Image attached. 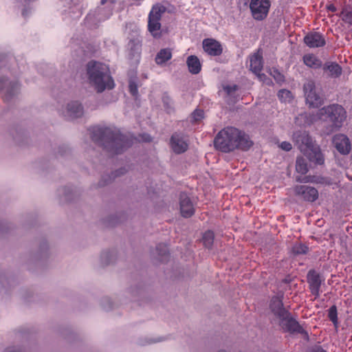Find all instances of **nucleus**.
Wrapping results in <instances>:
<instances>
[{
	"instance_id": "5",
	"label": "nucleus",
	"mask_w": 352,
	"mask_h": 352,
	"mask_svg": "<svg viewBox=\"0 0 352 352\" xmlns=\"http://www.w3.org/2000/svg\"><path fill=\"white\" fill-rule=\"evenodd\" d=\"M317 116L320 120L331 122L333 129H339L346 118V112L341 105L333 104L319 109Z\"/></svg>"
},
{
	"instance_id": "21",
	"label": "nucleus",
	"mask_w": 352,
	"mask_h": 352,
	"mask_svg": "<svg viewBox=\"0 0 352 352\" xmlns=\"http://www.w3.org/2000/svg\"><path fill=\"white\" fill-rule=\"evenodd\" d=\"M83 108L78 102H72L67 104V115L72 119L78 118L82 116Z\"/></svg>"
},
{
	"instance_id": "40",
	"label": "nucleus",
	"mask_w": 352,
	"mask_h": 352,
	"mask_svg": "<svg viewBox=\"0 0 352 352\" xmlns=\"http://www.w3.org/2000/svg\"><path fill=\"white\" fill-rule=\"evenodd\" d=\"M327 9L331 12H335L337 10L336 7L332 3L327 5Z\"/></svg>"
},
{
	"instance_id": "17",
	"label": "nucleus",
	"mask_w": 352,
	"mask_h": 352,
	"mask_svg": "<svg viewBox=\"0 0 352 352\" xmlns=\"http://www.w3.org/2000/svg\"><path fill=\"white\" fill-rule=\"evenodd\" d=\"M322 68L324 73L327 74V76L331 78H339L342 72L341 66L336 62H326Z\"/></svg>"
},
{
	"instance_id": "26",
	"label": "nucleus",
	"mask_w": 352,
	"mask_h": 352,
	"mask_svg": "<svg viewBox=\"0 0 352 352\" xmlns=\"http://www.w3.org/2000/svg\"><path fill=\"white\" fill-rule=\"evenodd\" d=\"M296 170L298 173L305 175L308 172L307 160L302 157H298L296 162Z\"/></svg>"
},
{
	"instance_id": "29",
	"label": "nucleus",
	"mask_w": 352,
	"mask_h": 352,
	"mask_svg": "<svg viewBox=\"0 0 352 352\" xmlns=\"http://www.w3.org/2000/svg\"><path fill=\"white\" fill-rule=\"evenodd\" d=\"M156 250L159 256H160L162 261H165L168 256V250L167 245L165 243H160L156 247Z\"/></svg>"
},
{
	"instance_id": "31",
	"label": "nucleus",
	"mask_w": 352,
	"mask_h": 352,
	"mask_svg": "<svg viewBox=\"0 0 352 352\" xmlns=\"http://www.w3.org/2000/svg\"><path fill=\"white\" fill-rule=\"evenodd\" d=\"M278 97L282 102H290L292 100V92L287 89H280L278 93Z\"/></svg>"
},
{
	"instance_id": "4",
	"label": "nucleus",
	"mask_w": 352,
	"mask_h": 352,
	"mask_svg": "<svg viewBox=\"0 0 352 352\" xmlns=\"http://www.w3.org/2000/svg\"><path fill=\"white\" fill-rule=\"evenodd\" d=\"M293 140L298 148L306 155L309 161L322 165L324 162L320 146L306 131H296L293 135Z\"/></svg>"
},
{
	"instance_id": "11",
	"label": "nucleus",
	"mask_w": 352,
	"mask_h": 352,
	"mask_svg": "<svg viewBox=\"0 0 352 352\" xmlns=\"http://www.w3.org/2000/svg\"><path fill=\"white\" fill-rule=\"evenodd\" d=\"M280 324L285 331L289 333H297L300 334L307 335V331L302 328V327L293 318L287 316L285 319H279Z\"/></svg>"
},
{
	"instance_id": "6",
	"label": "nucleus",
	"mask_w": 352,
	"mask_h": 352,
	"mask_svg": "<svg viewBox=\"0 0 352 352\" xmlns=\"http://www.w3.org/2000/svg\"><path fill=\"white\" fill-rule=\"evenodd\" d=\"M166 9L165 6L161 4L153 6L148 16L147 29L151 34L155 38H160L162 36V25L160 23L162 14L165 13Z\"/></svg>"
},
{
	"instance_id": "14",
	"label": "nucleus",
	"mask_w": 352,
	"mask_h": 352,
	"mask_svg": "<svg viewBox=\"0 0 352 352\" xmlns=\"http://www.w3.org/2000/svg\"><path fill=\"white\" fill-rule=\"evenodd\" d=\"M304 42L310 48L321 47L326 44L324 36L318 32H309L304 37Z\"/></svg>"
},
{
	"instance_id": "30",
	"label": "nucleus",
	"mask_w": 352,
	"mask_h": 352,
	"mask_svg": "<svg viewBox=\"0 0 352 352\" xmlns=\"http://www.w3.org/2000/svg\"><path fill=\"white\" fill-rule=\"evenodd\" d=\"M328 318L333 322L335 327L338 326V311L336 305H332L328 310Z\"/></svg>"
},
{
	"instance_id": "24",
	"label": "nucleus",
	"mask_w": 352,
	"mask_h": 352,
	"mask_svg": "<svg viewBox=\"0 0 352 352\" xmlns=\"http://www.w3.org/2000/svg\"><path fill=\"white\" fill-rule=\"evenodd\" d=\"M306 102L310 107L318 108L322 104V99L316 91L305 94Z\"/></svg>"
},
{
	"instance_id": "19",
	"label": "nucleus",
	"mask_w": 352,
	"mask_h": 352,
	"mask_svg": "<svg viewBox=\"0 0 352 352\" xmlns=\"http://www.w3.org/2000/svg\"><path fill=\"white\" fill-rule=\"evenodd\" d=\"M250 70L256 75L259 76L263 69V56L258 52L250 56Z\"/></svg>"
},
{
	"instance_id": "9",
	"label": "nucleus",
	"mask_w": 352,
	"mask_h": 352,
	"mask_svg": "<svg viewBox=\"0 0 352 352\" xmlns=\"http://www.w3.org/2000/svg\"><path fill=\"white\" fill-rule=\"evenodd\" d=\"M296 195L301 197L305 201L314 202L318 198V192L312 186L300 185L294 188Z\"/></svg>"
},
{
	"instance_id": "12",
	"label": "nucleus",
	"mask_w": 352,
	"mask_h": 352,
	"mask_svg": "<svg viewBox=\"0 0 352 352\" xmlns=\"http://www.w3.org/2000/svg\"><path fill=\"white\" fill-rule=\"evenodd\" d=\"M170 146L175 153L180 154L188 149V144L183 135L175 133L170 138Z\"/></svg>"
},
{
	"instance_id": "41",
	"label": "nucleus",
	"mask_w": 352,
	"mask_h": 352,
	"mask_svg": "<svg viewBox=\"0 0 352 352\" xmlns=\"http://www.w3.org/2000/svg\"><path fill=\"white\" fill-rule=\"evenodd\" d=\"M320 352H325L323 349H322Z\"/></svg>"
},
{
	"instance_id": "20",
	"label": "nucleus",
	"mask_w": 352,
	"mask_h": 352,
	"mask_svg": "<svg viewBox=\"0 0 352 352\" xmlns=\"http://www.w3.org/2000/svg\"><path fill=\"white\" fill-rule=\"evenodd\" d=\"M8 85H9V87H7L6 94L3 97L4 100H8L19 89V85L16 82H8V80L4 78L0 80V91L6 88Z\"/></svg>"
},
{
	"instance_id": "18",
	"label": "nucleus",
	"mask_w": 352,
	"mask_h": 352,
	"mask_svg": "<svg viewBox=\"0 0 352 352\" xmlns=\"http://www.w3.org/2000/svg\"><path fill=\"white\" fill-rule=\"evenodd\" d=\"M303 63L309 68L318 69L322 67V61L314 54H306L302 56Z\"/></svg>"
},
{
	"instance_id": "8",
	"label": "nucleus",
	"mask_w": 352,
	"mask_h": 352,
	"mask_svg": "<svg viewBox=\"0 0 352 352\" xmlns=\"http://www.w3.org/2000/svg\"><path fill=\"white\" fill-rule=\"evenodd\" d=\"M283 296V293H279L272 298L270 303L271 311L278 319H285L290 315V313L284 307Z\"/></svg>"
},
{
	"instance_id": "34",
	"label": "nucleus",
	"mask_w": 352,
	"mask_h": 352,
	"mask_svg": "<svg viewBox=\"0 0 352 352\" xmlns=\"http://www.w3.org/2000/svg\"><path fill=\"white\" fill-rule=\"evenodd\" d=\"M204 112L201 109H195L191 116L194 122H198L204 118Z\"/></svg>"
},
{
	"instance_id": "10",
	"label": "nucleus",
	"mask_w": 352,
	"mask_h": 352,
	"mask_svg": "<svg viewBox=\"0 0 352 352\" xmlns=\"http://www.w3.org/2000/svg\"><path fill=\"white\" fill-rule=\"evenodd\" d=\"M204 51L210 56H220L223 52L221 43L214 38H205L202 41Z\"/></svg>"
},
{
	"instance_id": "2",
	"label": "nucleus",
	"mask_w": 352,
	"mask_h": 352,
	"mask_svg": "<svg viewBox=\"0 0 352 352\" xmlns=\"http://www.w3.org/2000/svg\"><path fill=\"white\" fill-rule=\"evenodd\" d=\"M214 144L217 150L229 153L235 149L248 151L252 146L253 142L245 133L235 127L228 126L217 133Z\"/></svg>"
},
{
	"instance_id": "13",
	"label": "nucleus",
	"mask_w": 352,
	"mask_h": 352,
	"mask_svg": "<svg viewBox=\"0 0 352 352\" xmlns=\"http://www.w3.org/2000/svg\"><path fill=\"white\" fill-rule=\"evenodd\" d=\"M180 212L182 217L188 218L192 216L195 209L190 198L186 193H181L179 197Z\"/></svg>"
},
{
	"instance_id": "3",
	"label": "nucleus",
	"mask_w": 352,
	"mask_h": 352,
	"mask_svg": "<svg viewBox=\"0 0 352 352\" xmlns=\"http://www.w3.org/2000/svg\"><path fill=\"white\" fill-rule=\"evenodd\" d=\"M87 74L89 83L97 92L101 93L106 89H112L114 81L110 75L109 67L102 63L91 60L87 65Z\"/></svg>"
},
{
	"instance_id": "23",
	"label": "nucleus",
	"mask_w": 352,
	"mask_h": 352,
	"mask_svg": "<svg viewBox=\"0 0 352 352\" xmlns=\"http://www.w3.org/2000/svg\"><path fill=\"white\" fill-rule=\"evenodd\" d=\"M172 58V52L169 48H164L160 50L157 54L155 60L157 65H162L170 60Z\"/></svg>"
},
{
	"instance_id": "28",
	"label": "nucleus",
	"mask_w": 352,
	"mask_h": 352,
	"mask_svg": "<svg viewBox=\"0 0 352 352\" xmlns=\"http://www.w3.org/2000/svg\"><path fill=\"white\" fill-rule=\"evenodd\" d=\"M308 251L309 248L301 243H296L292 248V252L294 255L305 254Z\"/></svg>"
},
{
	"instance_id": "33",
	"label": "nucleus",
	"mask_w": 352,
	"mask_h": 352,
	"mask_svg": "<svg viewBox=\"0 0 352 352\" xmlns=\"http://www.w3.org/2000/svg\"><path fill=\"white\" fill-rule=\"evenodd\" d=\"M321 180H322V178L316 177L314 176H313V177L307 176V177H304L302 179H297V181L300 182H304V183L311 182V183H317V184L322 183Z\"/></svg>"
},
{
	"instance_id": "25",
	"label": "nucleus",
	"mask_w": 352,
	"mask_h": 352,
	"mask_svg": "<svg viewBox=\"0 0 352 352\" xmlns=\"http://www.w3.org/2000/svg\"><path fill=\"white\" fill-rule=\"evenodd\" d=\"M340 17L346 23H352V7L349 5L344 6L340 14Z\"/></svg>"
},
{
	"instance_id": "27",
	"label": "nucleus",
	"mask_w": 352,
	"mask_h": 352,
	"mask_svg": "<svg viewBox=\"0 0 352 352\" xmlns=\"http://www.w3.org/2000/svg\"><path fill=\"white\" fill-rule=\"evenodd\" d=\"M214 234L211 230H207L204 232L202 241L204 246L207 248H211L214 242Z\"/></svg>"
},
{
	"instance_id": "37",
	"label": "nucleus",
	"mask_w": 352,
	"mask_h": 352,
	"mask_svg": "<svg viewBox=\"0 0 352 352\" xmlns=\"http://www.w3.org/2000/svg\"><path fill=\"white\" fill-rule=\"evenodd\" d=\"M238 89V86L234 85H232V86H230V85H228V86H226L224 87V90L228 94H232V92H234L235 91H236Z\"/></svg>"
},
{
	"instance_id": "16",
	"label": "nucleus",
	"mask_w": 352,
	"mask_h": 352,
	"mask_svg": "<svg viewBox=\"0 0 352 352\" xmlns=\"http://www.w3.org/2000/svg\"><path fill=\"white\" fill-rule=\"evenodd\" d=\"M333 144L336 150L342 155H347L351 151L349 139L345 135H336L333 138Z\"/></svg>"
},
{
	"instance_id": "22",
	"label": "nucleus",
	"mask_w": 352,
	"mask_h": 352,
	"mask_svg": "<svg viewBox=\"0 0 352 352\" xmlns=\"http://www.w3.org/2000/svg\"><path fill=\"white\" fill-rule=\"evenodd\" d=\"M186 64L189 72L192 74H197L201 69L199 59L195 55H190L187 58Z\"/></svg>"
},
{
	"instance_id": "38",
	"label": "nucleus",
	"mask_w": 352,
	"mask_h": 352,
	"mask_svg": "<svg viewBox=\"0 0 352 352\" xmlns=\"http://www.w3.org/2000/svg\"><path fill=\"white\" fill-rule=\"evenodd\" d=\"M140 140L145 142H150L152 140V138L148 134H143L140 135Z\"/></svg>"
},
{
	"instance_id": "7",
	"label": "nucleus",
	"mask_w": 352,
	"mask_h": 352,
	"mask_svg": "<svg viewBox=\"0 0 352 352\" xmlns=\"http://www.w3.org/2000/svg\"><path fill=\"white\" fill-rule=\"evenodd\" d=\"M270 6V0H251L250 9L253 18L257 21L265 19L267 16Z\"/></svg>"
},
{
	"instance_id": "39",
	"label": "nucleus",
	"mask_w": 352,
	"mask_h": 352,
	"mask_svg": "<svg viewBox=\"0 0 352 352\" xmlns=\"http://www.w3.org/2000/svg\"><path fill=\"white\" fill-rule=\"evenodd\" d=\"M126 170L124 168H120L118 170H116L115 173H112L113 177L115 178L116 177L120 176L126 173Z\"/></svg>"
},
{
	"instance_id": "35",
	"label": "nucleus",
	"mask_w": 352,
	"mask_h": 352,
	"mask_svg": "<svg viewBox=\"0 0 352 352\" xmlns=\"http://www.w3.org/2000/svg\"><path fill=\"white\" fill-rule=\"evenodd\" d=\"M129 92L133 96H137L138 94V86L135 82H130L129 85Z\"/></svg>"
},
{
	"instance_id": "15",
	"label": "nucleus",
	"mask_w": 352,
	"mask_h": 352,
	"mask_svg": "<svg viewBox=\"0 0 352 352\" xmlns=\"http://www.w3.org/2000/svg\"><path fill=\"white\" fill-rule=\"evenodd\" d=\"M307 282L311 294L315 298H318L322 283L320 274L315 270H310L307 274Z\"/></svg>"
},
{
	"instance_id": "36",
	"label": "nucleus",
	"mask_w": 352,
	"mask_h": 352,
	"mask_svg": "<svg viewBox=\"0 0 352 352\" xmlns=\"http://www.w3.org/2000/svg\"><path fill=\"white\" fill-rule=\"evenodd\" d=\"M280 147L283 150L286 151H289L292 148L291 143L286 141L281 142V144H280Z\"/></svg>"
},
{
	"instance_id": "32",
	"label": "nucleus",
	"mask_w": 352,
	"mask_h": 352,
	"mask_svg": "<svg viewBox=\"0 0 352 352\" xmlns=\"http://www.w3.org/2000/svg\"><path fill=\"white\" fill-rule=\"evenodd\" d=\"M316 85L315 82L313 80H308L307 82L304 84L303 86V90L305 92V95L309 93L314 92L316 91Z\"/></svg>"
},
{
	"instance_id": "1",
	"label": "nucleus",
	"mask_w": 352,
	"mask_h": 352,
	"mask_svg": "<svg viewBox=\"0 0 352 352\" xmlns=\"http://www.w3.org/2000/svg\"><path fill=\"white\" fill-rule=\"evenodd\" d=\"M91 140L112 154L122 153L131 146L133 140L116 129L93 126L89 129Z\"/></svg>"
}]
</instances>
